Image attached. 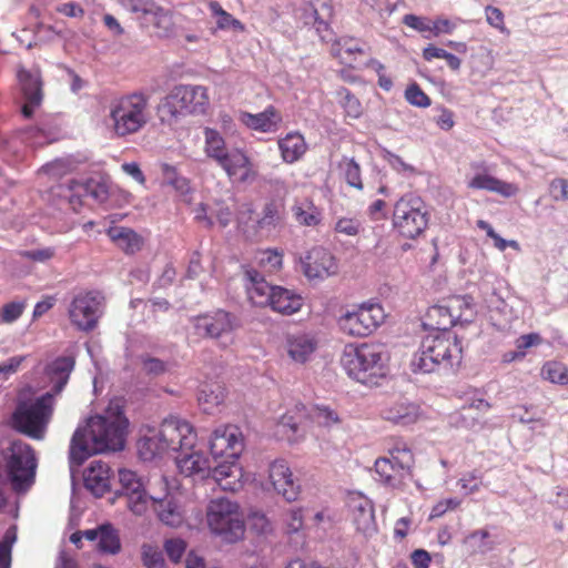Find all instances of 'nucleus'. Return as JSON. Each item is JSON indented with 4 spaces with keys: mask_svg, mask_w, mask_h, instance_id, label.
<instances>
[{
    "mask_svg": "<svg viewBox=\"0 0 568 568\" xmlns=\"http://www.w3.org/2000/svg\"><path fill=\"white\" fill-rule=\"evenodd\" d=\"M206 6L210 10L211 17L215 21V30L234 31L240 33L246 31L244 23L224 10L219 1L209 0Z\"/></svg>",
    "mask_w": 568,
    "mask_h": 568,
    "instance_id": "f704fd0d",
    "label": "nucleus"
},
{
    "mask_svg": "<svg viewBox=\"0 0 568 568\" xmlns=\"http://www.w3.org/2000/svg\"><path fill=\"white\" fill-rule=\"evenodd\" d=\"M388 356L382 344L364 342L345 346L341 365L352 379L364 385H378L387 375Z\"/></svg>",
    "mask_w": 568,
    "mask_h": 568,
    "instance_id": "7ed1b4c3",
    "label": "nucleus"
},
{
    "mask_svg": "<svg viewBox=\"0 0 568 568\" xmlns=\"http://www.w3.org/2000/svg\"><path fill=\"white\" fill-rule=\"evenodd\" d=\"M129 420L119 407H109L104 415L90 417L78 427L70 444V462L82 465L90 456L105 450H121Z\"/></svg>",
    "mask_w": 568,
    "mask_h": 568,
    "instance_id": "f03ea898",
    "label": "nucleus"
},
{
    "mask_svg": "<svg viewBox=\"0 0 568 568\" xmlns=\"http://www.w3.org/2000/svg\"><path fill=\"white\" fill-rule=\"evenodd\" d=\"M212 477L223 490L236 491L242 487V469L236 460L227 459L217 465L212 471Z\"/></svg>",
    "mask_w": 568,
    "mask_h": 568,
    "instance_id": "7c9ffc66",
    "label": "nucleus"
},
{
    "mask_svg": "<svg viewBox=\"0 0 568 568\" xmlns=\"http://www.w3.org/2000/svg\"><path fill=\"white\" fill-rule=\"evenodd\" d=\"M73 368L74 358L71 356H60L47 366L45 372L52 384V388L48 393L53 394V398L63 390Z\"/></svg>",
    "mask_w": 568,
    "mask_h": 568,
    "instance_id": "cd10ccee",
    "label": "nucleus"
},
{
    "mask_svg": "<svg viewBox=\"0 0 568 568\" xmlns=\"http://www.w3.org/2000/svg\"><path fill=\"white\" fill-rule=\"evenodd\" d=\"M463 347L459 338L453 333H440L426 336L419 352L412 361L414 373L429 374L440 366L452 367L462 361Z\"/></svg>",
    "mask_w": 568,
    "mask_h": 568,
    "instance_id": "6e6552de",
    "label": "nucleus"
},
{
    "mask_svg": "<svg viewBox=\"0 0 568 568\" xmlns=\"http://www.w3.org/2000/svg\"><path fill=\"white\" fill-rule=\"evenodd\" d=\"M17 77L24 98L21 113L26 119H30L43 100L41 72L39 69L27 70L21 67L18 69Z\"/></svg>",
    "mask_w": 568,
    "mask_h": 568,
    "instance_id": "f3484780",
    "label": "nucleus"
},
{
    "mask_svg": "<svg viewBox=\"0 0 568 568\" xmlns=\"http://www.w3.org/2000/svg\"><path fill=\"white\" fill-rule=\"evenodd\" d=\"M347 505L353 514L356 530L366 537L374 535L377 531V524L372 500L359 493H354L349 495Z\"/></svg>",
    "mask_w": 568,
    "mask_h": 568,
    "instance_id": "aec40b11",
    "label": "nucleus"
},
{
    "mask_svg": "<svg viewBox=\"0 0 568 568\" xmlns=\"http://www.w3.org/2000/svg\"><path fill=\"white\" fill-rule=\"evenodd\" d=\"M301 427V416L296 412H287L276 424V434L290 442L296 440Z\"/></svg>",
    "mask_w": 568,
    "mask_h": 568,
    "instance_id": "c03bdc74",
    "label": "nucleus"
},
{
    "mask_svg": "<svg viewBox=\"0 0 568 568\" xmlns=\"http://www.w3.org/2000/svg\"><path fill=\"white\" fill-rule=\"evenodd\" d=\"M84 485L93 495L101 497L111 488V469L108 464L94 460L84 473Z\"/></svg>",
    "mask_w": 568,
    "mask_h": 568,
    "instance_id": "a878e982",
    "label": "nucleus"
},
{
    "mask_svg": "<svg viewBox=\"0 0 568 568\" xmlns=\"http://www.w3.org/2000/svg\"><path fill=\"white\" fill-rule=\"evenodd\" d=\"M468 189L486 190L504 197L515 196L519 189L516 184L501 181L486 172L475 174L468 182Z\"/></svg>",
    "mask_w": 568,
    "mask_h": 568,
    "instance_id": "c85d7f7f",
    "label": "nucleus"
},
{
    "mask_svg": "<svg viewBox=\"0 0 568 568\" xmlns=\"http://www.w3.org/2000/svg\"><path fill=\"white\" fill-rule=\"evenodd\" d=\"M196 439L195 429L187 420L170 416L158 429H150L139 439L138 452L141 459L152 460L170 452L181 450V455L176 457L179 471L184 476L204 477L210 473L211 465L204 453L193 450Z\"/></svg>",
    "mask_w": 568,
    "mask_h": 568,
    "instance_id": "f257e3e1",
    "label": "nucleus"
},
{
    "mask_svg": "<svg viewBox=\"0 0 568 568\" xmlns=\"http://www.w3.org/2000/svg\"><path fill=\"white\" fill-rule=\"evenodd\" d=\"M303 272L308 278H326L338 272L336 257L323 246L312 247L302 260Z\"/></svg>",
    "mask_w": 568,
    "mask_h": 568,
    "instance_id": "a211bd4d",
    "label": "nucleus"
},
{
    "mask_svg": "<svg viewBox=\"0 0 568 568\" xmlns=\"http://www.w3.org/2000/svg\"><path fill=\"white\" fill-rule=\"evenodd\" d=\"M415 456L400 437H389L385 442V455L374 463L378 480L386 487L404 490L414 477Z\"/></svg>",
    "mask_w": 568,
    "mask_h": 568,
    "instance_id": "39448f33",
    "label": "nucleus"
},
{
    "mask_svg": "<svg viewBox=\"0 0 568 568\" xmlns=\"http://www.w3.org/2000/svg\"><path fill=\"white\" fill-rule=\"evenodd\" d=\"M363 230L362 223L355 217H341L336 221L334 231L346 236H356Z\"/></svg>",
    "mask_w": 568,
    "mask_h": 568,
    "instance_id": "13d9d810",
    "label": "nucleus"
},
{
    "mask_svg": "<svg viewBox=\"0 0 568 568\" xmlns=\"http://www.w3.org/2000/svg\"><path fill=\"white\" fill-rule=\"evenodd\" d=\"M277 144L282 160L288 164L298 161L307 150L305 139L298 132L287 133L284 138L278 140Z\"/></svg>",
    "mask_w": 568,
    "mask_h": 568,
    "instance_id": "473e14b6",
    "label": "nucleus"
},
{
    "mask_svg": "<svg viewBox=\"0 0 568 568\" xmlns=\"http://www.w3.org/2000/svg\"><path fill=\"white\" fill-rule=\"evenodd\" d=\"M406 101L417 108H427L430 105V98L422 90L419 84L413 83L405 90Z\"/></svg>",
    "mask_w": 568,
    "mask_h": 568,
    "instance_id": "4d7b16f0",
    "label": "nucleus"
},
{
    "mask_svg": "<svg viewBox=\"0 0 568 568\" xmlns=\"http://www.w3.org/2000/svg\"><path fill=\"white\" fill-rule=\"evenodd\" d=\"M140 361L142 371L149 376H159L166 372V364L160 358L142 355Z\"/></svg>",
    "mask_w": 568,
    "mask_h": 568,
    "instance_id": "052dcab7",
    "label": "nucleus"
},
{
    "mask_svg": "<svg viewBox=\"0 0 568 568\" xmlns=\"http://www.w3.org/2000/svg\"><path fill=\"white\" fill-rule=\"evenodd\" d=\"M195 328L211 338H219L222 335L232 333L236 328L235 316L231 313L219 310L212 315L199 316Z\"/></svg>",
    "mask_w": 568,
    "mask_h": 568,
    "instance_id": "5701e85b",
    "label": "nucleus"
},
{
    "mask_svg": "<svg viewBox=\"0 0 568 568\" xmlns=\"http://www.w3.org/2000/svg\"><path fill=\"white\" fill-rule=\"evenodd\" d=\"M206 523L210 530L227 542L243 538L244 519L237 503L227 498H214L206 507Z\"/></svg>",
    "mask_w": 568,
    "mask_h": 568,
    "instance_id": "9b49d317",
    "label": "nucleus"
},
{
    "mask_svg": "<svg viewBox=\"0 0 568 568\" xmlns=\"http://www.w3.org/2000/svg\"><path fill=\"white\" fill-rule=\"evenodd\" d=\"M258 266L264 273H275L282 268L283 253L277 250H264L257 253L256 256Z\"/></svg>",
    "mask_w": 568,
    "mask_h": 568,
    "instance_id": "49530a36",
    "label": "nucleus"
},
{
    "mask_svg": "<svg viewBox=\"0 0 568 568\" xmlns=\"http://www.w3.org/2000/svg\"><path fill=\"white\" fill-rule=\"evenodd\" d=\"M152 503L159 519L163 524L170 527H179L183 524V513L173 498H152Z\"/></svg>",
    "mask_w": 568,
    "mask_h": 568,
    "instance_id": "c9c22d12",
    "label": "nucleus"
},
{
    "mask_svg": "<svg viewBox=\"0 0 568 568\" xmlns=\"http://www.w3.org/2000/svg\"><path fill=\"white\" fill-rule=\"evenodd\" d=\"M20 256L33 262L45 263L55 256L54 247H42L20 252Z\"/></svg>",
    "mask_w": 568,
    "mask_h": 568,
    "instance_id": "e2e57ef3",
    "label": "nucleus"
},
{
    "mask_svg": "<svg viewBox=\"0 0 568 568\" xmlns=\"http://www.w3.org/2000/svg\"><path fill=\"white\" fill-rule=\"evenodd\" d=\"M303 514L302 509L294 508L290 509L285 515V525H286V532L293 534L297 532L303 527Z\"/></svg>",
    "mask_w": 568,
    "mask_h": 568,
    "instance_id": "338daca9",
    "label": "nucleus"
},
{
    "mask_svg": "<svg viewBox=\"0 0 568 568\" xmlns=\"http://www.w3.org/2000/svg\"><path fill=\"white\" fill-rule=\"evenodd\" d=\"M209 448L214 458L236 460L244 448V437L239 426L225 424L211 434Z\"/></svg>",
    "mask_w": 568,
    "mask_h": 568,
    "instance_id": "dca6fc26",
    "label": "nucleus"
},
{
    "mask_svg": "<svg viewBox=\"0 0 568 568\" xmlns=\"http://www.w3.org/2000/svg\"><path fill=\"white\" fill-rule=\"evenodd\" d=\"M143 20L152 24L158 37H168L174 29L172 12L160 4Z\"/></svg>",
    "mask_w": 568,
    "mask_h": 568,
    "instance_id": "58836bf2",
    "label": "nucleus"
},
{
    "mask_svg": "<svg viewBox=\"0 0 568 568\" xmlns=\"http://www.w3.org/2000/svg\"><path fill=\"white\" fill-rule=\"evenodd\" d=\"M53 394L45 393L36 400L18 403L12 417V427L33 439H41L52 417Z\"/></svg>",
    "mask_w": 568,
    "mask_h": 568,
    "instance_id": "9d476101",
    "label": "nucleus"
},
{
    "mask_svg": "<svg viewBox=\"0 0 568 568\" xmlns=\"http://www.w3.org/2000/svg\"><path fill=\"white\" fill-rule=\"evenodd\" d=\"M164 549L173 562H179L186 549V542L183 539H169L164 544Z\"/></svg>",
    "mask_w": 568,
    "mask_h": 568,
    "instance_id": "680f3d73",
    "label": "nucleus"
},
{
    "mask_svg": "<svg viewBox=\"0 0 568 568\" xmlns=\"http://www.w3.org/2000/svg\"><path fill=\"white\" fill-rule=\"evenodd\" d=\"M540 376L552 384L568 385V366L559 361H547L540 368Z\"/></svg>",
    "mask_w": 568,
    "mask_h": 568,
    "instance_id": "37998d69",
    "label": "nucleus"
},
{
    "mask_svg": "<svg viewBox=\"0 0 568 568\" xmlns=\"http://www.w3.org/2000/svg\"><path fill=\"white\" fill-rule=\"evenodd\" d=\"M125 497L129 509L138 516L145 514L150 501L154 498L153 496H149L144 488L136 491L131 489V493L125 495Z\"/></svg>",
    "mask_w": 568,
    "mask_h": 568,
    "instance_id": "09e8293b",
    "label": "nucleus"
},
{
    "mask_svg": "<svg viewBox=\"0 0 568 568\" xmlns=\"http://www.w3.org/2000/svg\"><path fill=\"white\" fill-rule=\"evenodd\" d=\"M393 227L403 237L415 240L422 235L429 222L425 202L417 195L405 194L394 205Z\"/></svg>",
    "mask_w": 568,
    "mask_h": 568,
    "instance_id": "f8f14e48",
    "label": "nucleus"
},
{
    "mask_svg": "<svg viewBox=\"0 0 568 568\" xmlns=\"http://www.w3.org/2000/svg\"><path fill=\"white\" fill-rule=\"evenodd\" d=\"M26 307L24 300L6 303L0 310V321L6 324L16 322L23 314Z\"/></svg>",
    "mask_w": 568,
    "mask_h": 568,
    "instance_id": "3c124183",
    "label": "nucleus"
},
{
    "mask_svg": "<svg viewBox=\"0 0 568 568\" xmlns=\"http://www.w3.org/2000/svg\"><path fill=\"white\" fill-rule=\"evenodd\" d=\"M239 120L251 130L272 133L280 129L283 119L275 106L268 105L263 112L256 114L240 111Z\"/></svg>",
    "mask_w": 568,
    "mask_h": 568,
    "instance_id": "393cba45",
    "label": "nucleus"
},
{
    "mask_svg": "<svg viewBox=\"0 0 568 568\" xmlns=\"http://www.w3.org/2000/svg\"><path fill=\"white\" fill-rule=\"evenodd\" d=\"M284 215V205L281 202L271 200L264 205L261 217L257 220V226L261 230L275 229L283 222Z\"/></svg>",
    "mask_w": 568,
    "mask_h": 568,
    "instance_id": "4c0bfd02",
    "label": "nucleus"
},
{
    "mask_svg": "<svg viewBox=\"0 0 568 568\" xmlns=\"http://www.w3.org/2000/svg\"><path fill=\"white\" fill-rule=\"evenodd\" d=\"M161 171L164 181L173 186L181 194H187L191 191L190 181L180 175L175 166L168 163L161 165Z\"/></svg>",
    "mask_w": 568,
    "mask_h": 568,
    "instance_id": "de8ad7c7",
    "label": "nucleus"
},
{
    "mask_svg": "<svg viewBox=\"0 0 568 568\" xmlns=\"http://www.w3.org/2000/svg\"><path fill=\"white\" fill-rule=\"evenodd\" d=\"M104 296L94 290H83L73 295L68 316L70 323L81 332L93 331L103 314Z\"/></svg>",
    "mask_w": 568,
    "mask_h": 568,
    "instance_id": "4468645a",
    "label": "nucleus"
},
{
    "mask_svg": "<svg viewBox=\"0 0 568 568\" xmlns=\"http://www.w3.org/2000/svg\"><path fill=\"white\" fill-rule=\"evenodd\" d=\"M268 478L273 489L287 501H294L300 494V485L294 480L293 473L283 459L270 465Z\"/></svg>",
    "mask_w": 568,
    "mask_h": 568,
    "instance_id": "412c9836",
    "label": "nucleus"
},
{
    "mask_svg": "<svg viewBox=\"0 0 568 568\" xmlns=\"http://www.w3.org/2000/svg\"><path fill=\"white\" fill-rule=\"evenodd\" d=\"M124 9L139 18L146 19L159 6L155 0H120Z\"/></svg>",
    "mask_w": 568,
    "mask_h": 568,
    "instance_id": "8fccbe9b",
    "label": "nucleus"
},
{
    "mask_svg": "<svg viewBox=\"0 0 568 568\" xmlns=\"http://www.w3.org/2000/svg\"><path fill=\"white\" fill-rule=\"evenodd\" d=\"M119 481L121 484V495L124 496L130 494L131 489L136 491L139 489L144 488L138 475L129 469L119 470Z\"/></svg>",
    "mask_w": 568,
    "mask_h": 568,
    "instance_id": "6e6d98bb",
    "label": "nucleus"
},
{
    "mask_svg": "<svg viewBox=\"0 0 568 568\" xmlns=\"http://www.w3.org/2000/svg\"><path fill=\"white\" fill-rule=\"evenodd\" d=\"M244 277L250 302L260 307L270 306L275 286H271L264 276L251 266L244 267Z\"/></svg>",
    "mask_w": 568,
    "mask_h": 568,
    "instance_id": "b1692460",
    "label": "nucleus"
},
{
    "mask_svg": "<svg viewBox=\"0 0 568 568\" xmlns=\"http://www.w3.org/2000/svg\"><path fill=\"white\" fill-rule=\"evenodd\" d=\"M333 54L338 58L343 63L352 65V61L356 55L365 53L364 48L359 41L353 38H342L333 44Z\"/></svg>",
    "mask_w": 568,
    "mask_h": 568,
    "instance_id": "e433bc0d",
    "label": "nucleus"
},
{
    "mask_svg": "<svg viewBox=\"0 0 568 568\" xmlns=\"http://www.w3.org/2000/svg\"><path fill=\"white\" fill-rule=\"evenodd\" d=\"M462 500L458 498H447L439 500L436 505L433 506L429 517L430 519L442 517L448 510H454L458 508Z\"/></svg>",
    "mask_w": 568,
    "mask_h": 568,
    "instance_id": "69168bd1",
    "label": "nucleus"
},
{
    "mask_svg": "<svg viewBox=\"0 0 568 568\" xmlns=\"http://www.w3.org/2000/svg\"><path fill=\"white\" fill-rule=\"evenodd\" d=\"M471 307L469 303L459 296L449 298L446 304H437L428 307L423 326L426 329L449 333V328L458 322L469 321Z\"/></svg>",
    "mask_w": 568,
    "mask_h": 568,
    "instance_id": "2eb2a0df",
    "label": "nucleus"
},
{
    "mask_svg": "<svg viewBox=\"0 0 568 568\" xmlns=\"http://www.w3.org/2000/svg\"><path fill=\"white\" fill-rule=\"evenodd\" d=\"M199 403L203 410L211 413L219 407L225 399V389L217 384L204 385L199 393Z\"/></svg>",
    "mask_w": 568,
    "mask_h": 568,
    "instance_id": "a19ab883",
    "label": "nucleus"
},
{
    "mask_svg": "<svg viewBox=\"0 0 568 568\" xmlns=\"http://www.w3.org/2000/svg\"><path fill=\"white\" fill-rule=\"evenodd\" d=\"M403 23L419 32L432 33V22L427 18L418 17L412 13L405 14L403 18Z\"/></svg>",
    "mask_w": 568,
    "mask_h": 568,
    "instance_id": "774afa93",
    "label": "nucleus"
},
{
    "mask_svg": "<svg viewBox=\"0 0 568 568\" xmlns=\"http://www.w3.org/2000/svg\"><path fill=\"white\" fill-rule=\"evenodd\" d=\"M211 108L209 89L201 84H178L163 97L158 105L162 123H179L186 115H205Z\"/></svg>",
    "mask_w": 568,
    "mask_h": 568,
    "instance_id": "20e7f679",
    "label": "nucleus"
},
{
    "mask_svg": "<svg viewBox=\"0 0 568 568\" xmlns=\"http://www.w3.org/2000/svg\"><path fill=\"white\" fill-rule=\"evenodd\" d=\"M26 356H12L8 361L0 364V381L8 379L11 375L16 374L24 362Z\"/></svg>",
    "mask_w": 568,
    "mask_h": 568,
    "instance_id": "0e129e2a",
    "label": "nucleus"
},
{
    "mask_svg": "<svg viewBox=\"0 0 568 568\" xmlns=\"http://www.w3.org/2000/svg\"><path fill=\"white\" fill-rule=\"evenodd\" d=\"M110 129L123 139L141 132L151 120L150 99L142 92L123 94L109 105Z\"/></svg>",
    "mask_w": 568,
    "mask_h": 568,
    "instance_id": "423d86ee",
    "label": "nucleus"
},
{
    "mask_svg": "<svg viewBox=\"0 0 568 568\" xmlns=\"http://www.w3.org/2000/svg\"><path fill=\"white\" fill-rule=\"evenodd\" d=\"M37 457L33 448L21 440L0 449V474L16 493L27 491L34 483Z\"/></svg>",
    "mask_w": 568,
    "mask_h": 568,
    "instance_id": "1a4fd4ad",
    "label": "nucleus"
},
{
    "mask_svg": "<svg viewBox=\"0 0 568 568\" xmlns=\"http://www.w3.org/2000/svg\"><path fill=\"white\" fill-rule=\"evenodd\" d=\"M317 346V339L311 334H287L283 343V351L291 362L295 364H305L312 358Z\"/></svg>",
    "mask_w": 568,
    "mask_h": 568,
    "instance_id": "4be33fe9",
    "label": "nucleus"
},
{
    "mask_svg": "<svg viewBox=\"0 0 568 568\" xmlns=\"http://www.w3.org/2000/svg\"><path fill=\"white\" fill-rule=\"evenodd\" d=\"M311 416L318 426L327 428L341 423L337 412L325 406L315 407Z\"/></svg>",
    "mask_w": 568,
    "mask_h": 568,
    "instance_id": "603ef678",
    "label": "nucleus"
},
{
    "mask_svg": "<svg viewBox=\"0 0 568 568\" xmlns=\"http://www.w3.org/2000/svg\"><path fill=\"white\" fill-rule=\"evenodd\" d=\"M341 166L344 171V175H345V180H346L347 184L357 190H363V182H362V178H361V168L355 162V160L354 159L345 160L341 164Z\"/></svg>",
    "mask_w": 568,
    "mask_h": 568,
    "instance_id": "5fc2aeb1",
    "label": "nucleus"
},
{
    "mask_svg": "<svg viewBox=\"0 0 568 568\" xmlns=\"http://www.w3.org/2000/svg\"><path fill=\"white\" fill-rule=\"evenodd\" d=\"M485 17L490 27L497 29L500 33L509 34V30L505 23V16L499 8L494 6L485 7Z\"/></svg>",
    "mask_w": 568,
    "mask_h": 568,
    "instance_id": "bf43d9fd",
    "label": "nucleus"
},
{
    "mask_svg": "<svg viewBox=\"0 0 568 568\" xmlns=\"http://www.w3.org/2000/svg\"><path fill=\"white\" fill-rule=\"evenodd\" d=\"M384 419L398 425H409L418 420L420 416L419 406L406 399H397L388 403L382 409Z\"/></svg>",
    "mask_w": 568,
    "mask_h": 568,
    "instance_id": "bb28decb",
    "label": "nucleus"
},
{
    "mask_svg": "<svg viewBox=\"0 0 568 568\" xmlns=\"http://www.w3.org/2000/svg\"><path fill=\"white\" fill-rule=\"evenodd\" d=\"M292 214L304 226H317L322 222V212L311 197L296 199L292 205Z\"/></svg>",
    "mask_w": 568,
    "mask_h": 568,
    "instance_id": "72a5a7b5",
    "label": "nucleus"
},
{
    "mask_svg": "<svg viewBox=\"0 0 568 568\" xmlns=\"http://www.w3.org/2000/svg\"><path fill=\"white\" fill-rule=\"evenodd\" d=\"M142 560L146 568H166L162 551L154 546H142Z\"/></svg>",
    "mask_w": 568,
    "mask_h": 568,
    "instance_id": "864d4df0",
    "label": "nucleus"
},
{
    "mask_svg": "<svg viewBox=\"0 0 568 568\" xmlns=\"http://www.w3.org/2000/svg\"><path fill=\"white\" fill-rule=\"evenodd\" d=\"M270 306L274 312L292 315L302 308L303 298L287 288L275 286Z\"/></svg>",
    "mask_w": 568,
    "mask_h": 568,
    "instance_id": "2f4dec72",
    "label": "nucleus"
},
{
    "mask_svg": "<svg viewBox=\"0 0 568 568\" xmlns=\"http://www.w3.org/2000/svg\"><path fill=\"white\" fill-rule=\"evenodd\" d=\"M300 12L303 23L313 27L324 39L334 16L332 0H310Z\"/></svg>",
    "mask_w": 568,
    "mask_h": 568,
    "instance_id": "6ab92c4d",
    "label": "nucleus"
},
{
    "mask_svg": "<svg viewBox=\"0 0 568 568\" xmlns=\"http://www.w3.org/2000/svg\"><path fill=\"white\" fill-rule=\"evenodd\" d=\"M386 320L384 307L379 303L366 302L347 311L338 318L344 334L352 337L372 335Z\"/></svg>",
    "mask_w": 568,
    "mask_h": 568,
    "instance_id": "ddd939ff",
    "label": "nucleus"
},
{
    "mask_svg": "<svg viewBox=\"0 0 568 568\" xmlns=\"http://www.w3.org/2000/svg\"><path fill=\"white\" fill-rule=\"evenodd\" d=\"M204 153L215 161L233 182L254 181L257 173L246 153L241 149L229 150L222 134L212 128L203 130Z\"/></svg>",
    "mask_w": 568,
    "mask_h": 568,
    "instance_id": "0eeeda50",
    "label": "nucleus"
},
{
    "mask_svg": "<svg viewBox=\"0 0 568 568\" xmlns=\"http://www.w3.org/2000/svg\"><path fill=\"white\" fill-rule=\"evenodd\" d=\"M110 240L125 254L133 255L144 245L143 237L135 231L124 226H112L106 231Z\"/></svg>",
    "mask_w": 568,
    "mask_h": 568,
    "instance_id": "c756f323",
    "label": "nucleus"
},
{
    "mask_svg": "<svg viewBox=\"0 0 568 568\" xmlns=\"http://www.w3.org/2000/svg\"><path fill=\"white\" fill-rule=\"evenodd\" d=\"M98 549L103 554L115 555L121 550V541L118 530L111 524L100 526Z\"/></svg>",
    "mask_w": 568,
    "mask_h": 568,
    "instance_id": "79ce46f5",
    "label": "nucleus"
},
{
    "mask_svg": "<svg viewBox=\"0 0 568 568\" xmlns=\"http://www.w3.org/2000/svg\"><path fill=\"white\" fill-rule=\"evenodd\" d=\"M62 195L68 199L72 210L78 212L83 205V197L88 196V186L84 183L71 180L62 185Z\"/></svg>",
    "mask_w": 568,
    "mask_h": 568,
    "instance_id": "a18cd8bd",
    "label": "nucleus"
},
{
    "mask_svg": "<svg viewBox=\"0 0 568 568\" xmlns=\"http://www.w3.org/2000/svg\"><path fill=\"white\" fill-rule=\"evenodd\" d=\"M335 97L346 118L359 119L363 114V105L359 99L345 87L335 90Z\"/></svg>",
    "mask_w": 568,
    "mask_h": 568,
    "instance_id": "ea45409f",
    "label": "nucleus"
}]
</instances>
